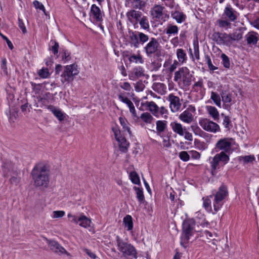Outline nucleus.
I'll list each match as a JSON object with an SVG mask.
<instances>
[{
    "label": "nucleus",
    "mask_w": 259,
    "mask_h": 259,
    "mask_svg": "<svg viewBox=\"0 0 259 259\" xmlns=\"http://www.w3.org/2000/svg\"><path fill=\"white\" fill-rule=\"evenodd\" d=\"M50 166L46 163H36L31 172V176L35 187L48 188L50 182Z\"/></svg>",
    "instance_id": "obj_1"
},
{
    "label": "nucleus",
    "mask_w": 259,
    "mask_h": 259,
    "mask_svg": "<svg viewBox=\"0 0 259 259\" xmlns=\"http://www.w3.org/2000/svg\"><path fill=\"white\" fill-rule=\"evenodd\" d=\"M228 192L227 186L224 185H222L220 187L218 191L214 195L213 202L214 211H212L211 206V198H213V195H209L203 198V206L206 210H209L213 213H215L222 206L223 204V200L228 196Z\"/></svg>",
    "instance_id": "obj_2"
},
{
    "label": "nucleus",
    "mask_w": 259,
    "mask_h": 259,
    "mask_svg": "<svg viewBox=\"0 0 259 259\" xmlns=\"http://www.w3.org/2000/svg\"><path fill=\"white\" fill-rule=\"evenodd\" d=\"M196 223L193 219L184 221L182 227V233L181 237V245L186 248L190 238L196 232L195 230Z\"/></svg>",
    "instance_id": "obj_3"
},
{
    "label": "nucleus",
    "mask_w": 259,
    "mask_h": 259,
    "mask_svg": "<svg viewBox=\"0 0 259 259\" xmlns=\"http://www.w3.org/2000/svg\"><path fill=\"white\" fill-rule=\"evenodd\" d=\"M116 244L118 250L124 257L131 256L134 258L138 257L135 247L131 243L124 241L118 236H116Z\"/></svg>",
    "instance_id": "obj_4"
},
{
    "label": "nucleus",
    "mask_w": 259,
    "mask_h": 259,
    "mask_svg": "<svg viewBox=\"0 0 259 259\" xmlns=\"http://www.w3.org/2000/svg\"><path fill=\"white\" fill-rule=\"evenodd\" d=\"M79 73L77 65L72 64L64 66L63 71L61 75V81L63 84H68L72 82L77 75Z\"/></svg>",
    "instance_id": "obj_5"
},
{
    "label": "nucleus",
    "mask_w": 259,
    "mask_h": 259,
    "mask_svg": "<svg viewBox=\"0 0 259 259\" xmlns=\"http://www.w3.org/2000/svg\"><path fill=\"white\" fill-rule=\"evenodd\" d=\"M192 75L187 67H182L175 73L174 80L178 82L182 80L184 85L188 87L191 84Z\"/></svg>",
    "instance_id": "obj_6"
},
{
    "label": "nucleus",
    "mask_w": 259,
    "mask_h": 259,
    "mask_svg": "<svg viewBox=\"0 0 259 259\" xmlns=\"http://www.w3.org/2000/svg\"><path fill=\"white\" fill-rule=\"evenodd\" d=\"M170 127L173 132L180 136H184V138L189 141H193V135L190 133L186 127L183 126L182 124L177 121L170 123Z\"/></svg>",
    "instance_id": "obj_7"
},
{
    "label": "nucleus",
    "mask_w": 259,
    "mask_h": 259,
    "mask_svg": "<svg viewBox=\"0 0 259 259\" xmlns=\"http://www.w3.org/2000/svg\"><path fill=\"white\" fill-rule=\"evenodd\" d=\"M160 47L158 40L155 37H151L149 42L144 48V50L146 55L151 57L155 54L157 55Z\"/></svg>",
    "instance_id": "obj_8"
},
{
    "label": "nucleus",
    "mask_w": 259,
    "mask_h": 259,
    "mask_svg": "<svg viewBox=\"0 0 259 259\" xmlns=\"http://www.w3.org/2000/svg\"><path fill=\"white\" fill-rule=\"evenodd\" d=\"M210 160V166L220 168V164L223 165L226 164L230 160L229 155L224 152L217 154L211 160Z\"/></svg>",
    "instance_id": "obj_9"
},
{
    "label": "nucleus",
    "mask_w": 259,
    "mask_h": 259,
    "mask_svg": "<svg viewBox=\"0 0 259 259\" xmlns=\"http://www.w3.org/2000/svg\"><path fill=\"white\" fill-rule=\"evenodd\" d=\"M199 124L207 132L215 133L220 131V126L217 123L207 118L200 119L199 120Z\"/></svg>",
    "instance_id": "obj_10"
},
{
    "label": "nucleus",
    "mask_w": 259,
    "mask_h": 259,
    "mask_svg": "<svg viewBox=\"0 0 259 259\" xmlns=\"http://www.w3.org/2000/svg\"><path fill=\"white\" fill-rule=\"evenodd\" d=\"M195 112V107L193 105H190L179 115V118L183 122L189 124L193 121L194 114Z\"/></svg>",
    "instance_id": "obj_11"
},
{
    "label": "nucleus",
    "mask_w": 259,
    "mask_h": 259,
    "mask_svg": "<svg viewBox=\"0 0 259 259\" xmlns=\"http://www.w3.org/2000/svg\"><path fill=\"white\" fill-rule=\"evenodd\" d=\"M231 139L223 138L219 140L216 143L215 149L216 151H222L229 155L231 150L232 143Z\"/></svg>",
    "instance_id": "obj_12"
},
{
    "label": "nucleus",
    "mask_w": 259,
    "mask_h": 259,
    "mask_svg": "<svg viewBox=\"0 0 259 259\" xmlns=\"http://www.w3.org/2000/svg\"><path fill=\"white\" fill-rule=\"evenodd\" d=\"M167 99L170 103L169 107L172 112H177L180 109L181 103L179 97L174 95L173 94H170L167 97Z\"/></svg>",
    "instance_id": "obj_13"
},
{
    "label": "nucleus",
    "mask_w": 259,
    "mask_h": 259,
    "mask_svg": "<svg viewBox=\"0 0 259 259\" xmlns=\"http://www.w3.org/2000/svg\"><path fill=\"white\" fill-rule=\"evenodd\" d=\"M126 17L128 20L132 23H133L135 28L138 24L139 21L142 17V13L135 9L131 10L126 13Z\"/></svg>",
    "instance_id": "obj_14"
},
{
    "label": "nucleus",
    "mask_w": 259,
    "mask_h": 259,
    "mask_svg": "<svg viewBox=\"0 0 259 259\" xmlns=\"http://www.w3.org/2000/svg\"><path fill=\"white\" fill-rule=\"evenodd\" d=\"M50 249L55 253L63 254L66 253V250L61 246L58 242L55 240H50L46 238Z\"/></svg>",
    "instance_id": "obj_15"
},
{
    "label": "nucleus",
    "mask_w": 259,
    "mask_h": 259,
    "mask_svg": "<svg viewBox=\"0 0 259 259\" xmlns=\"http://www.w3.org/2000/svg\"><path fill=\"white\" fill-rule=\"evenodd\" d=\"M223 16H225L229 21L233 22L237 19L236 11L230 5L227 6L224 11Z\"/></svg>",
    "instance_id": "obj_16"
},
{
    "label": "nucleus",
    "mask_w": 259,
    "mask_h": 259,
    "mask_svg": "<svg viewBox=\"0 0 259 259\" xmlns=\"http://www.w3.org/2000/svg\"><path fill=\"white\" fill-rule=\"evenodd\" d=\"M91 13L97 22H101L103 18L100 8L94 4L91 7Z\"/></svg>",
    "instance_id": "obj_17"
},
{
    "label": "nucleus",
    "mask_w": 259,
    "mask_h": 259,
    "mask_svg": "<svg viewBox=\"0 0 259 259\" xmlns=\"http://www.w3.org/2000/svg\"><path fill=\"white\" fill-rule=\"evenodd\" d=\"M119 144V150L121 152L126 153L129 146V143L126 141L124 137L121 136L116 139Z\"/></svg>",
    "instance_id": "obj_18"
},
{
    "label": "nucleus",
    "mask_w": 259,
    "mask_h": 259,
    "mask_svg": "<svg viewBox=\"0 0 259 259\" xmlns=\"http://www.w3.org/2000/svg\"><path fill=\"white\" fill-rule=\"evenodd\" d=\"M145 104L148 107V109L154 116L158 117L159 108L155 102L153 101H147Z\"/></svg>",
    "instance_id": "obj_19"
},
{
    "label": "nucleus",
    "mask_w": 259,
    "mask_h": 259,
    "mask_svg": "<svg viewBox=\"0 0 259 259\" xmlns=\"http://www.w3.org/2000/svg\"><path fill=\"white\" fill-rule=\"evenodd\" d=\"M171 16L178 23H181L185 21L186 18V16L183 13V12L178 10L172 11L171 13Z\"/></svg>",
    "instance_id": "obj_20"
},
{
    "label": "nucleus",
    "mask_w": 259,
    "mask_h": 259,
    "mask_svg": "<svg viewBox=\"0 0 259 259\" xmlns=\"http://www.w3.org/2000/svg\"><path fill=\"white\" fill-rule=\"evenodd\" d=\"M144 69L141 67H136L133 69V73L129 75L130 79H135L138 78L139 77L144 76Z\"/></svg>",
    "instance_id": "obj_21"
},
{
    "label": "nucleus",
    "mask_w": 259,
    "mask_h": 259,
    "mask_svg": "<svg viewBox=\"0 0 259 259\" xmlns=\"http://www.w3.org/2000/svg\"><path fill=\"white\" fill-rule=\"evenodd\" d=\"M130 42L135 48L139 46L138 32L130 30L128 31Z\"/></svg>",
    "instance_id": "obj_22"
},
{
    "label": "nucleus",
    "mask_w": 259,
    "mask_h": 259,
    "mask_svg": "<svg viewBox=\"0 0 259 259\" xmlns=\"http://www.w3.org/2000/svg\"><path fill=\"white\" fill-rule=\"evenodd\" d=\"M164 7L160 5H155L152 9L151 15L156 19L160 18L163 15Z\"/></svg>",
    "instance_id": "obj_23"
},
{
    "label": "nucleus",
    "mask_w": 259,
    "mask_h": 259,
    "mask_svg": "<svg viewBox=\"0 0 259 259\" xmlns=\"http://www.w3.org/2000/svg\"><path fill=\"white\" fill-rule=\"evenodd\" d=\"M47 108L54 114L59 121H61L64 119L65 115L61 110L56 108L53 105L48 106Z\"/></svg>",
    "instance_id": "obj_24"
},
{
    "label": "nucleus",
    "mask_w": 259,
    "mask_h": 259,
    "mask_svg": "<svg viewBox=\"0 0 259 259\" xmlns=\"http://www.w3.org/2000/svg\"><path fill=\"white\" fill-rule=\"evenodd\" d=\"M257 33L251 32H249L246 36V39L248 45H255L258 40Z\"/></svg>",
    "instance_id": "obj_25"
},
{
    "label": "nucleus",
    "mask_w": 259,
    "mask_h": 259,
    "mask_svg": "<svg viewBox=\"0 0 259 259\" xmlns=\"http://www.w3.org/2000/svg\"><path fill=\"white\" fill-rule=\"evenodd\" d=\"M132 7L134 9L143 10L146 3L143 0H131Z\"/></svg>",
    "instance_id": "obj_26"
},
{
    "label": "nucleus",
    "mask_w": 259,
    "mask_h": 259,
    "mask_svg": "<svg viewBox=\"0 0 259 259\" xmlns=\"http://www.w3.org/2000/svg\"><path fill=\"white\" fill-rule=\"evenodd\" d=\"M176 54L179 63L183 64L186 62L187 60V55L183 49H177Z\"/></svg>",
    "instance_id": "obj_27"
},
{
    "label": "nucleus",
    "mask_w": 259,
    "mask_h": 259,
    "mask_svg": "<svg viewBox=\"0 0 259 259\" xmlns=\"http://www.w3.org/2000/svg\"><path fill=\"white\" fill-rule=\"evenodd\" d=\"M221 96L224 104L230 107V105L229 104L232 101L231 95L228 93L226 91L223 90L221 92Z\"/></svg>",
    "instance_id": "obj_28"
},
{
    "label": "nucleus",
    "mask_w": 259,
    "mask_h": 259,
    "mask_svg": "<svg viewBox=\"0 0 259 259\" xmlns=\"http://www.w3.org/2000/svg\"><path fill=\"white\" fill-rule=\"evenodd\" d=\"M78 223H79V225L82 227L86 228L90 226L91 220L84 215H80L78 218Z\"/></svg>",
    "instance_id": "obj_29"
},
{
    "label": "nucleus",
    "mask_w": 259,
    "mask_h": 259,
    "mask_svg": "<svg viewBox=\"0 0 259 259\" xmlns=\"http://www.w3.org/2000/svg\"><path fill=\"white\" fill-rule=\"evenodd\" d=\"M153 89L158 93L162 95L166 92V86L164 84L160 82L154 83L153 85Z\"/></svg>",
    "instance_id": "obj_30"
},
{
    "label": "nucleus",
    "mask_w": 259,
    "mask_h": 259,
    "mask_svg": "<svg viewBox=\"0 0 259 259\" xmlns=\"http://www.w3.org/2000/svg\"><path fill=\"white\" fill-rule=\"evenodd\" d=\"M141 28L147 31H150V25L147 17L143 16L139 21Z\"/></svg>",
    "instance_id": "obj_31"
},
{
    "label": "nucleus",
    "mask_w": 259,
    "mask_h": 259,
    "mask_svg": "<svg viewBox=\"0 0 259 259\" xmlns=\"http://www.w3.org/2000/svg\"><path fill=\"white\" fill-rule=\"evenodd\" d=\"M123 223L125 228H127V230L131 231L133 229V218L130 215H126L123 218Z\"/></svg>",
    "instance_id": "obj_32"
},
{
    "label": "nucleus",
    "mask_w": 259,
    "mask_h": 259,
    "mask_svg": "<svg viewBox=\"0 0 259 259\" xmlns=\"http://www.w3.org/2000/svg\"><path fill=\"white\" fill-rule=\"evenodd\" d=\"M3 176L4 177H8L12 175L13 171V165L11 163H6L3 166Z\"/></svg>",
    "instance_id": "obj_33"
},
{
    "label": "nucleus",
    "mask_w": 259,
    "mask_h": 259,
    "mask_svg": "<svg viewBox=\"0 0 259 259\" xmlns=\"http://www.w3.org/2000/svg\"><path fill=\"white\" fill-rule=\"evenodd\" d=\"M156 125L157 133L158 134H160L166 128L167 121L165 120H157Z\"/></svg>",
    "instance_id": "obj_34"
},
{
    "label": "nucleus",
    "mask_w": 259,
    "mask_h": 259,
    "mask_svg": "<svg viewBox=\"0 0 259 259\" xmlns=\"http://www.w3.org/2000/svg\"><path fill=\"white\" fill-rule=\"evenodd\" d=\"M207 108L209 114L214 120L218 121L219 119V113L217 109L213 106H207Z\"/></svg>",
    "instance_id": "obj_35"
},
{
    "label": "nucleus",
    "mask_w": 259,
    "mask_h": 259,
    "mask_svg": "<svg viewBox=\"0 0 259 259\" xmlns=\"http://www.w3.org/2000/svg\"><path fill=\"white\" fill-rule=\"evenodd\" d=\"M133 189L136 191V196L138 201L140 203H143L145 201V197L143 194V189L136 186L134 187Z\"/></svg>",
    "instance_id": "obj_36"
},
{
    "label": "nucleus",
    "mask_w": 259,
    "mask_h": 259,
    "mask_svg": "<svg viewBox=\"0 0 259 259\" xmlns=\"http://www.w3.org/2000/svg\"><path fill=\"white\" fill-rule=\"evenodd\" d=\"M179 28L177 25L169 24L166 28V33L170 36L172 34H177L178 32Z\"/></svg>",
    "instance_id": "obj_37"
},
{
    "label": "nucleus",
    "mask_w": 259,
    "mask_h": 259,
    "mask_svg": "<svg viewBox=\"0 0 259 259\" xmlns=\"http://www.w3.org/2000/svg\"><path fill=\"white\" fill-rule=\"evenodd\" d=\"M221 116L224 117L223 124L228 130H230L232 127L231 119L229 116L225 115L224 113L221 114Z\"/></svg>",
    "instance_id": "obj_38"
},
{
    "label": "nucleus",
    "mask_w": 259,
    "mask_h": 259,
    "mask_svg": "<svg viewBox=\"0 0 259 259\" xmlns=\"http://www.w3.org/2000/svg\"><path fill=\"white\" fill-rule=\"evenodd\" d=\"M140 118L146 123H151L154 119L152 116L148 112L143 113Z\"/></svg>",
    "instance_id": "obj_39"
},
{
    "label": "nucleus",
    "mask_w": 259,
    "mask_h": 259,
    "mask_svg": "<svg viewBox=\"0 0 259 259\" xmlns=\"http://www.w3.org/2000/svg\"><path fill=\"white\" fill-rule=\"evenodd\" d=\"M125 93H120L118 95V97L121 102L126 104L129 108L130 106L133 105L134 104L133 102L125 96Z\"/></svg>",
    "instance_id": "obj_40"
},
{
    "label": "nucleus",
    "mask_w": 259,
    "mask_h": 259,
    "mask_svg": "<svg viewBox=\"0 0 259 259\" xmlns=\"http://www.w3.org/2000/svg\"><path fill=\"white\" fill-rule=\"evenodd\" d=\"M119 120L121 125L122 126L123 130L124 131H127L129 134L131 135L132 132L130 130V128L128 126V122L126 119L125 117H120L119 118Z\"/></svg>",
    "instance_id": "obj_41"
},
{
    "label": "nucleus",
    "mask_w": 259,
    "mask_h": 259,
    "mask_svg": "<svg viewBox=\"0 0 259 259\" xmlns=\"http://www.w3.org/2000/svg\"><path fill=\"white\" fill-rule=\"evenodd\" d=\"M128 60L130 62H134L136 63H140L141 64H143L144 63L142 56L140 54H138L137 55L135 54L131 55L128 58Z\"/></svg>",
    "instance_id": "obj_42"
},
{
    "label": "nucleus",
    "mask_w": 259,
    "mask_h": 259,
    "mask_svg": "<svg viewBox=\"0 0 259 259\" xmlns=\"http://www.w3.org/2000/svg\"><path fill=\"white\" fill-rule=\"evenodd\" d=\"M229 34L231 44L233 41H238L242 38V33L240 31H236Z\"/></svg>",
    "instance_id": "obj_43"
},
{
    "label": "nucleus",
    "mask_w": 259,
    "mask_h": 259,
    "mask_svg": "<svg viewBox=\"0 0 259 259\" xmlns=\"http://www.w3.org/2000/svg\"><path fill=\"white\" fill-rule=\"evenodd\" d=\"M210 99L213 100L217 106L221 107V100L220 96L217 93L211 92Z\"/></svg>",
    "instance_id": "obj_44"
},
{
    "label": "nucleus",
    "mask_w": 259,
    "mask_h": 259,
    "mask_svg": "<svg viewBox=\"0 0 259 259\" xmlns=\"http://www.w3.org/2000/svg\"><path fill=\"white\" fill-rule=\"evenodd\" d=\"M130 178L133 183L137 185L140 184V180L139 175L136 171H134L131 172L130 174Z\"/></svg>",
    "instance_id": "obj_45"
},
{
    "label": "nucleus",
    "mask_w": 259,
    "mask_h": 259,
    "mask_svg": "<svg viewBox=\"0 0 259 259\" xmlns=\"http://www.w3.org/2000/svg\"><path fill=\"white\" fill-rule=\"evenodd\" d=\"M222 33L220 32H214L211 35V39L218 45H222Z\"/></svg>",
    "instance_id": "obj_46"
},
{
    "label": "nucleus",
    "mask_w": 259,
    "mask_h": 259,
    "mask_svg": "<svg viewBox=\"0 0 259 259\" xmlns=\"http://www.w3.org/2000/svg\"><path fill=\"white\" fill-rule=\"evenodd\" d=\"M50 44H52V46L50 47V50L52 51L54 55H57L58 53V50L59 48V43L57 42L56 40H51Z\"/></svg>",
    "instance_id": "obj_47"
},
{
    "label": "nucleus",
    "mask_w": 259,
    "mask_h": 259,
    "mask_svg": "<svg viewBox=\"0 0 259 259\" xmlns=\"http://www.w3.org/2000/svg\"><path fill=\"white\" fill-rule=\"evenodd\" d=\"M217 23L220 28H228L231 27V23L227 20L219 19Z\"/></svg>",
    "instance_id": "obj_48"
},
{
    "label": "nucleus",
    "mask_w": 259,
    "mask_h": 259,
    "mask_svg": "<svg viewBox=\"0 0 259 259\" xmlns=\"http://www.w3.org/2000/svg\"><path fill=\"white\" fill-rule=\"evenodd\" d=\"M61 53L62 54V60L63 62H66L71 60L70 53L68 50L63 49Z\"/></svg>",
    "instance_id": "obj_49"
},
{
    "label": "nucleus",
    "mask_w": 259,
    "mask_h": 259,
    "mask_svg": "<svg viewBox=\"0 0 259 259\" xmlns=\"http://www.w3.org/2000/svg\"><path fill=\"white\" fill-rule=\"evenodd\" d=\"M222 45H225L227 46H230L231 45L230 34L226 33H222Z\"/></svg>",
    "instance_id": "obj_50"
},
{
    "label": "nucleus",
    "mask_w": 259,
    "mask_h": 259,
    "mask_svg": "<svg viewBox=\"0 0 259 259\" xmlns=\"http://www.w3.org/2000/svg\"><path fill=\"white\" fill-rule=\"evenodd\" d=\"M38 75L42 78H48L50 74L49 69L47 68H42L38 72Z\"/></svg>",
    "instance_id": "obj_51"
},
{
    "label": "nucleus",
    "mask_w": 259,
    "mask_h": 259,
    "mask_svg": "<svg viewBox=\"0 0 259 259\" xmlns=\"http://www.w3.org/2000/svg\"><path fill=\"white\" fill-rule=\"evenodd\" d=\"M194 145L198 149L200 150H204L207 148L206 145L204 142H201L198 139H195Z\"/></svg>",
    "instance_id": "obj_52"
},
{
    "label": "nucleus",
    "mask_w": 259,
    "mask_h": 259,
    "mask_svg": "<svg viewBox=\"0 0 259 259\" xmlns=\"http://www.w3.org/2000/svg\"><path fill=\"white\" fill-rule=\"evenodd\" d=\"M222 59V63L223 66L226 68H229L230 66V60L228 57L225 54H222L221 56Z\"/></svg>",
    "instance_id": "obj_53"
},
{
    "label": "nucleus",
    "mask_w": 259,
    "mask_h": 259,
    "mask_svg": "<svg viewBox=\"0 0 259 259\" xmlns=\"http://www.w3.org/2000/svg\"><path fill=\"white\" fill-rule=\"evenodd\" d=\"M205 61L206 62V63L208 65V67L209 69L211 71H214L215 70H217L218 69V67L214 66L212 62L210 59V56L208 55H205Z\"/></svg>",
    "instance_id": "obj_54"
},
{
    "label": "nucleus",
    "mask_w": 259,
    "mask_h": 259,
    "mask_svg": "<svg viewBox=\"0 0 259 259\" xmlns=\"http://www.w3.org/2000/svg\"><path fill=\"white\" fill-rule=\"evenodd\" d=\"M138 35L139 44H144L149 39V36L141 32H138Z\"/></svg>",
    "instance_id": "obj_55"
},
{
    "label": "nucleus",
    "mask_w": 259,
    "mask_h": 259,
    "mask_svg": "<svg viewBox=\"0 0 259 259\" xmlns=\"http://www.w3.org/2000/svg\"><path fill=\"white\" fill-rule=\"evenodd\" d=\"M112 131L114 133L115 139L122 136L120 130L117 124H115L114 125L112 126Z\"/></svg>",
    "instance_id": "obj_56"
},
{
    "label": "nucleus",
    "mask_w": 259,
    "mask_h": 259,
    "mask_svg": "<svg viewBox=\"0 0 259 259\" xmlns=\"http://www.w3.org/2000/svg\"><path fill=\"white\" fill-rule=\"evenodd\" d=\"M239 160H243L244 163H247L253 161L254 160L253 156L247 155L245 156H241L239 158Z\"/></svg>",
    "instance_id": "obj_57"
},
{
    "label": "nucleus",
    "mask_w": 259,
    "mask_h": 259,
    "mask_svg": "<svg viewBox=\"0 0 259 259\" xmlns=\"http://www.w3.org/2000/svg\"><path fill=\"white\" fill-rule=\"evenodd\" d=\"M33 3L34 7L36 9H39L40 10H42L46 15H47L46 12L45 8L44 5L41 3L37 1H34Z\"/></svg>",
    "instance_id": "obj_58"
},
{
    "label": "nucleus",
    "mask_w": 259,
    "mask_h": 259,
    "mask_svg": "<svg viewBox=\"0 0 259 259\" xmlns=\"http://www.w3.org/2000/svg\"><path fill=\"white\" fill-rule=\"evenodd\" d=\"M65 211L63 210H55L53 212L52 218L58 219L62 218L65 215Z\"/></svg>",
    "instance_id": "obj_59"
},
{
    "label": "nucleus",
    "mask_w": 259,
    "mask_h": 259,
    "mask_svg": "<svg viewBox=\"0 0 259 259\" xmlns=\"http://www.w3.org/2000/svg\"><path fill=\"white\" fill-rule=\"evenodd\" d=\"M191 128L196 135L201 136L204 133L197 125H191Z\"/></svg>",
    "instance_id": "obj_60"
},
{
    "label": "nucleus",
    "mask_w": 259,
    "mask_h": 259,
    "mask_svg": "<svg viewBox=\"0 0 259 259\" xmlns=\"http://www.w3.org/2000/svg\"><path fill=\"white\" fill-rule=\"evenodd\" d=\"M180 159L184 161H188L190 159V156L186 151H182L179 153Z\"/></svg>",
    "instance_id": "obj_61"
},
{
    "label": "nucleus",
    "mask_w": 259,
    "mask_h": 259,
    "mask_svg": "<svg viewBox=\"0 0 259 259\" xmlns=\"http://www.w3.org/2000/svg\"><path fill=\"white\" fill-rule=\"evenodd\" d=\"M1 69L3 70V72L5 75H8V71L7 67V60L6 58L2 59V64H1Z\"/></svg>",
    "instance_id": "obj_62"
},
{
    "label": "nucleus",
    "mask_w": 259,
    "mask_h": 259,
    "mask_svg": "<svg viewBox=\"0 0 259 259\" xmlns=\"http://www.w3.org/2000/svg\"><path fill=\"white\" fill-rule=\"evenodd\" d=\"M194 59L198 60L200 59L199 49L198 45H194Z\"/></svg>",
    "instance_id": "obj_63"
},
{
    "label": "nucleus",
    "mask_w": 259,
    "mask_h": 259,
    "mask_svg": "<svg viewBox=\"0 0 259 259\" xmlns=\"http://www.w3.org/2000/svg\"><path fill=\"white\" fill-rule=\"evenodd\" d=\"M135 88V90L136 91L141 92L144 90V89L145 88V85L142 82L138 81L136 83Z\"/></svg>",
    "instance_id": "obj_64"
}]
</instances>
